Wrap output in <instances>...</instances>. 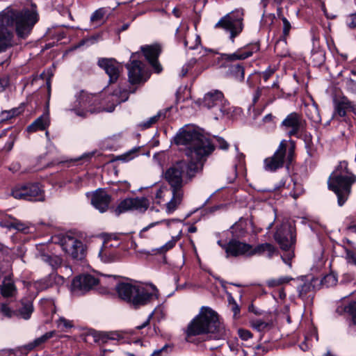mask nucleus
<instances>
[{
	"label": "nucleus",
	"mask_w": 356,
	"mask_h": 356,
	"mask_svg": "<svg viewBox=\"0 0 356 356\" xmlns=\"http://www.w3.org/2000/svg\"><path fill=\"white\" fill-rule=\"evenodd\" d=\"M38 22V15L28 9L7 7L0 13V53L14 46V27L19 38L26 39Z\"/></svg>",
	"instance_id": "f257e3e1"
},
{
	"label": "nucleus",
	"mask_w": 356,
	"mask_h": 356,
	"mask_svg": "<svg viewBox=\"0 0 356 356\" xmlns=\"http://www.w3.org/2000/svg\"><path fill=\"white\" fill-rule=\"evenodd\" d=\"M38 22V15L28 9L7 7L0 13V53L14 46V27L19 38L26 39Z\"/></svg>",
	"instance_id": "f03ea898"
},
{
	"label": "nucleus",
	"mask_w": 356,
	"mask_h": 356,
	"mask_svg": "<svg viewBox=\"0 0 356 356\" xmlns=\"http://www.w3.org/2000/svg\"><path fill=\"white\" fill-rule=\"evenodd\" d=\"M202 161L179 160L172 163L165 172L164 178L170 187L172 197L166 204L168 213L174 211L184 197V186L191 181L202 170Z\"/></svg>",
	"instance_id": "7ed1b4c3"
},
{
	"label": "nucleus",
	"mask_w": 356,
	"mask_h": 356,
	"mask_svg": "<svg viewBox=\"0 0 356 356\" xmlns=\"http://www.w3.org/2000/svg\"><path fill=\"white\" fill-rule=\"evenodd\" d=\"M185 334L187 339L200 335L221 339L225 335V329L220 321L218 314L211 307L203 306L199 314L187 325Z\"/></svg>",
	"instance_id": "20e7f679"
},
{
	"label": "nucleus",
	"mask_w": 356,
	"mask_h": 356,
	"mask_svg": "<svg viewBox=\"0 0 356 356\" xmlns=\"http://www.w3.org/2000/svg\"><path fill=\"white\" fill-rule=\"evenodd\" d=\"M174 141L177 145L186 146V155L195 161H202L203 158L208 156L214 150L211 140L192 126L180 129Z\"/></svg>",
	"instance_id": "39448f33"
},
{
	"label": "nucleus",
	"mask_w": 356,
	"mask_h": 356,
	"mask_svg": "<svg viewBox=\"0 0 356 356\" xmlns=\"http://www.w3.org/2000/svg\"><path fill=\"white\" fill-rule=\"evenodd\" d=\"M355 183L356 175L348 168V162L340 161L327 181L328 188L337 195L339 207H343L348 201Z\"/></svg>",
	"instance_id": "423d86ee"
},
{
	"label": "nucleus",
	"mask_w": 356,
	"mask_h": 356,
	"mask_svg": "<svg viewBox=\"0 0 356 356\" xmlns=\"http://www.w3.org/2000/svg\"><path fill=\"white\" fill-rule=\"evenodd\" d=\"M115 290L119 298L134 309L149 304L156 296L145 288L129 282H119L115 286Z\"/></svg>",
	"instance_id": "0eeeda50"
},
{
	"label": "nucleus",
	"mask_w": 356,
	"mask_h": 356,
	"mask_svg": "<svg viewBox=\"0 0 356 356\" xmlns=\"http://www.w3.org/2000/svg\"><path fill=\"white\" fill-rule=\"evenodd\" d=\"M75 98L70 111L74 112L77 116L86 118L90 115L105 111L99 97L97 95L81 90L75 95Z\"/></svg>",
	"instance_id": "6e6552de"
},
{
	"label": "nucleus",
	"mask_w": 356,
	"mask_h": 356,
	"mask_svg": "<svg viewBox=\"0 0 356 356\" xmlns=\"http://www.w3.org/2000/svg\"><path fill=\"white\" fill-rule=\"evenodd\" d=\"M141 54L140 52L133 53L129 63L125 65L128 71V80L131 85L144 83L151 75L146 65L138 60Z\"/></svg>",
	"instance_id": "1a4fd4ad"
},
{
	"label": "nucleus",
	"mask_w": 356,
	"mask_h": 356,
	"mask_svg": "<svg viewBox=\"0 0 356 356\" xmlns=\"http://www.w3.org/2000/svg\"><path fill=\"white\" fill-rule=\"evenodd\" d=\"M294 156V147L292 146L287 150V144L282 140L273 156L267 157L264 161V168L266 171L275 172L283 168L286 157L288 164H290Z\"/></svg>",
	"instance_id": "9d476101"
},
{
	"label": "nucleus",
	"mask_w": 356,
	"mask_h": 356,
	"mask_svg": "<svg viewBox=\"0 0 356 356\" xmlns=\"http://www.w3.org/2000/svg\"><path fill=\"white\" fill-rule=\"evenodd\" d=\"M243 10H236L222 17L216 24V29H222L230 33V39L232 42L234 38L243 31Z\"/></svg>",
	"instance_id": "9b49d317"
},
{
	"label": "nucleus",
	"mask_w": 356,
	"mask_h": 356,
	"mask_svg": "<svg viewBox=\"0 0 356 356\" xmlns=\"http://www.w3.org/2000/svg\"><path fill=\"white\" fill-rule=\"evenodd\" d=\"M12 195L15 199L33 202H43L44 191L38 183H29L17 186L12 191Z\"/></svg>",
	"instance_id": "f8f14e48"
},
{
	"label": "nucleus",
	"mask_w": 356,
	"mask_h": 356,
	"mask_svg": "<svg viewBox=\"0 0 356 356\" xmlns=\"http://www.w3.org/2000/svg\"><path fill=\"white\" fill-rule=\"evenodd\" d=\"M280 127L286 131L289 137L296 136L302 138L303 131L306 127V122L301 114L292 112L282 120Z\"/></svg>",
	"instance_id": "ddd939ff"
},
{
	"label": "nucleus",
	"mask_w": 356,
	"mask_h": 356,
	"mask_svg": "<svg viewBox=\"0 0 356 356\" xmlns=\"http://www.w3.org/2000/svg\"><path fill=\"white\" fill-rule=\"evenodd\" d=\"M274 238L282 250H293L296 242V229L290 224L284 223L277 229Z\"/></svg>",
	"instance_id": "4468645a"
},
{
	"label": "nucleus",
	"mask_w": 356,
	"mask_h": 356,
	"mask_svg": "<svg viewBox=\"0 0 356 356\" xmlns=\"http://www.w3.org/2000/svg\"><path fill=\"white\" fill-rule=\"evenodd\" d=\"M63 250L74 260L81 261L84 259L86 250L83 242L77 238L66 235L60 239Z\"/></svg>",
	"instance_id": "2eb2a0df"
},
{
	"label": "nucleus",
	"mask_w": 356,
	"mask_h": 356,
	"mask_svg": "<svg viewBox=\"0 0 356 356\" xmlns=\"http://www.w3.org/2000/svg\"><path fill=\"white\" fill-rule=\"evenodd\" d=\"M149 207V201L145 197L126 198L121 201L115 209L116 215L128 211H136L140 213L145 212Z\"/></svg>",
	"instance_id": "dca6fc26"
},
{
	"label": "nucleus",
	"mask_w": 356,
	"mask_h": 356,
	"mask_svg": "<svg viewBox=\"0 0 356 356\" xmlns=\"http://www.w3.org/2000/svg\"><path fill=\"white\" fill-rule=\"evenodd\" d=\"M99 283L98 278L90 274H83L75 277L72 282V291L77 295H83Z\"/></svg>",
	"instance_id": "f3484780"
},
{
	"label": "nucleus",
	"mask_w": 356,
	"mask_h": 356,
	"mask_svg": "<svg viewBox=\"0 0 356 356\" xmlns=\"http://www.w3.org/2000/svg\"><path fill=\"white\" fill-rule=\"evenodd\" d=\"M97 65L108 76L109 84L116 83L123 72L122 65L114 58H100Z\"/></svg>",
	"instance_id": "a211bd4d"
},
{
	"label": "nucleus",
	"mask_w": 356,
	"mask_h": 356,
	"mask_svg": "<svg viewBox=\"0 0 356 356\" xmlns=\"http://www.w3.org/2000/svg\"><path fill=\"white\" fill-rule=\"evenodd\" d=\"M222 248L225 250L227 257H250L252 245L232 238L226 245H222Z\"/></svg>",
	"instance_id": "6ab92c4d"
},
{
	"label": "nucleus",
	"mask_w": 356,
	"mask_h": 356,
	"mask_svg": "<svg viewBox=\"0 0 356 356\" xmlns=\"http://www.w3.org/2000/svg\"><path fill=\"white\" fill-rule=\"evenodd\" d=\"M225 99L223 93L215 90L207 93L203 99V106L208 108H216L222 115L228 113L225 108Z\"/></svg>",
	"instance_id": "aec40b11"
},
{
	"label": "nucleus",
	"mask_w": 356,
	"mask_h": 356,
	"mask_svg": "<svg viewBox=\"0 0 356 356\" xmlns=\"http://www.w3.org/2000/svg\"><path fill=\"white\" fill-rule=\"evenodd\" d=\"M259 50V44L257 43L247 45L237 49L232 54H222L221 58L225 63H234L236 60H243L253 55Z\"/></svg>",
	"instance_id": "412c9836"
},
{
	"label": "nucleus",
	"mask_w": 356,
	"mask_h": 356,
	"mask_svg": "<svg viewBox=\"0 0 356 356\" xmlns=\"http://www.w3.org/2000/svg\"><path fill=\"white\" fill-rule=\"evenodd\" d=\"M146 60L152 67L155 73H160L163 70V67L158 60V58L161 53V47L158 44L152 45H145L140 47Z\"/></svg>",
	"instance_id": "4be33fe9"
},
{
	"label": "nucleus",
	"mask_w": 356,
	"mask_h": 356,
	"mask_svg": "<svg viewBox=\"0 0 356 356\" xmlns=\"http://www.w3.org/2000/svg\"><path fill=\"white\" fill-rule=\"evenodd\" d=\"M301 282L297 286L298 297L307 305H312L315 295V287L313 282L315 279L311 280L300 279Z\"/></svg>",
	"instance_id": "5701e85b"
},
{
	"label": "nucleus",
	"mask_w": 356,
	"mask_h": 356,
	"mask_svg": "<svg viewBox=\"0 0 356 356\" xmlns=\"http://www.w3.org/2000/svg\"><path fill=\"white\" fill-rule=\"evenodd\" d=\"M111 197L103 189L97 190L92 196L91 203L100 212L106 211L110 204Z\"/></svg>",
	"instance_id": "b1692460"
},
{
	"label": "nucleus",
	"mask_w": 356,
	"mask_h": 356,
	"mask_svg": "<svg viewBox=\"0 0 356 356\" xmlns=\"http://www.w3.org/2000/svg\"><path fill=\"white\" fill-rule=\"evenodd\" d=\"M354 110L355 104L346 97H342L339 99L334 101L332 118L345 117L347 112L353 111Z\"/></svg>",
	"instance_id": "393cba45"
},
{
	"label": "nucleus",
	"mask_w": 356,
	"mask_h": 356,
	"mask_svg": "<svg viewBox=\"0 0 356 356\" xmlns=\"http://www.w3.org/2000/svg\"><path fill=\"white\" fill-rule=\"evenodd\" d=\"M336 312L339 315L348 314L350 317V325L356 327V300L350 301L347 305H338Z\"/></svg>",
	"instance_id": "a878e982"
},
{
	"label": "nucleus",
	"mask_w": 356,
	"mask_h": 356,
	"mask_svg": "<svg viewBox=\"0 0 356 356\" xmlns=\"http://www.w3.org/2000/svg\"><path fill=\"white\" fill-rule=\"evenodd\" d=\"M64 283V278L58 275L55 271L38 282V286L41 290H45L54 285H61Z\"/></svg>",
	"instance_id": "bb28decb"
},
{
	"label": "nucleus",
	"mask_w": 356,
	"mask_h": 356,
	"mask_svg": "<svg viewBox=\"0 0 356 356\" xmlns=\"http://www.w3.org/2000/svg\"><path fill=\"white\" fill-rule=\"evenodd\" d=\"M50 124L49 113H45L35 120L27 127L29 132H35L38 130H45Z\"/></svg>",
	"instance_id": "cd10ccee"
},
{
	"label": "nucleus",
	"mask_w": 356,
	"mask_h": 356,
	"mask_svg": "<svg viewBox=\"0 0 356 356\" xmlns=\"http://www.w3.org/2000/svg\"><path fill=\"white\" fill-rule=\"evenodd\" d=\"M277 252V248L273 244L269 243H264L259 244L254 248H253L252 245L250 257L256 254H264L266 253L267 257L270 259Z\"/></svg>",
	"instance_id": "c85d7f7f"
},
{
	"label": "nucleus",
	"mask_w": 356,
	"mask_h": 356,
	"mask_svg": "<svg viewBox=\"0 0 356 356\" xmlns=\"http://www.w3.org/2000/svg\"><path fill=\"white\" fill-rule=\"evenodd\" d=\"M171 107L165 108L160 110L156 115L149 118L148 120L142 122L139 126L142 129H147L152 127L153 124L157 122L165 120L168 115L167 114L170 111Z\"/></svg>",
	"instance_id": "c756f323"
},
{
	"label": "nucleus",
	"mask_w": 356,
	"mask_h": 356,
	"mask_svg": "<svg viewBox=\"0 0 356 356\" xmlns=\"http://www.w3.org/2000/svg\"><path fill=\"white\" fill-rule=\"evenodd\" d=\"M227 74L238 81L243 82L245 79V68L242 63L227 64Z\"/></svg>",
	"instance_id": "7c9ffc66"
},
{
	"label": "nucleus",
	"mask_w": 356,
	"mask_h": 356,
	"mask_svg": "<svg viewBox=\"0 0 356 356\" xmlns=\"http://www.w3.org/2000/svg\"><path fill=\"white\" fill-rule=\"evenodd\" d=\"M17 289L10 276L4 277L1 286V293L3 297H13L15 295Z\"/></svg>",
	"instance_id": "2f4dec72"
},
{
	"label": "nucleus",
	"mask_w": 356,
	"mask_h": 356,
	"mask_svg": "<svg viewBox=\"0 0 356 356\" xmlns=\"http://www.w3.org/2000/svg\"><path fill=\"white\" fill-rule=\"evenodd\" d=\"M232 239H239L245 236L247 234V223L245 221L240 220L234 223L230 227Z\"/></svg>",
	"instance_id": "473e14b6"
},
{
	"label": "nucleus",
	"mask_w": 356,
	"mask_h": 356,
	"mask_svg": "<svg viewBox=\"0 0 356 356\" xmlns=\"http://www.w3.org/2000/svg\"><path fill=\"white\" fill-rule=\"evenodd\" d=\"M39 257L41 260L48 264L54 270L60 267L62 264L63 259L56 254H49L40 252Z\"/></svg>",
	"instance_id": "72a5a7b5"
},
{
	"label": "nucleus",
	"mask_w": 356,
	"mask_h": 356,
	"mask_svg": "<svg viewBox=\"0 0 356 356\" xmlns=\"http://www.w3.org/2000/svg\"><path fill=\"white\" fill-rule=\"evenodd\" d=\"M122 331L103 332L99 334V340L102 343H107L109 340L120 341L124 338Z\"/></svg>",
	"instance_id": "f704fd0d"
},
{
	"label": "nucleus",
	"mask_w": 356,
	"mask_h": 356,
	"mask_svg": "<svg viewBox=\"0 0 356 356\" xmlns=\"http://www.w3.org/2000/svg\"><path fill=\"white\" fill-rule=\"evenodd\" d=\"M54 334H55L54 331L46 332L41 337H40L35 339V340H33V341L29 343L26 346V348L28 350H31L34 349L36 347H39V346H42L43 343H44L48 339L52 338L54 336Z\"/></svg>",
	"instance_id": "c9c22d12"
},
{
	"label": "nucleus",
	"mask_w": 356,
	"mask_h": 356,
	"mask_svg": "<svg viewBox=\"0 0 356 356\" xmlns=\"http://www.w3.org/2000/svg\"><path fill=\"white\" fill-rule=\"evenodd\" d=\"M33 312V306L31 301L25 300L22 301V306L19 308L18 312L19 316L25 319L28 320L30 318Z\"/></svg>",
	"instance_id": "e433bc0d"
},
{
	"label": "nucleus",
	"mask_w": 356,
	"mask_h": 356,
	"mask_svg": "<svg viewBox=\"0 0 356 356\" xmlns=\"http://www.w3.org/2000/svg\"><path fill=\"white\" fill-rule=\"evenodd\" d=\"M311 59L316 66H321L325 61V52L322 49H317L312 51Z\"/></svg>",
	"instance_id": "4c0bfd02"
},
{
	"label": "nucleus",
	"mask_w": 356,
	"mask_h": 356,
	"mask_svg": "<svg viewBox=\"0 0 356 356\" xmlns=\"http://www.w3.org/2000/svg\"><path fill=\"white\" fill-rule=\"evenodd\" d=\"M292 280L293 279L289 276H283L278 278L269 279L266 281V286L269 288H275L287 284Z\"/></svg>",
	"instance_id": "58836bf2"
},
{
	"label": "nucleus",
	"mask_w": 356,
	"mask_h": 356,
	"mask_svg": "<svg viewBox=\"0 0 356 356\" xmlns=\"http://www.w3.org/2000/svg\"><path fill=\"white\" fill-rule=\"evenodd\" d=\"M102 261L105 263L113 261L115 258V254L111 250L106 249H102L99 252Z\"/></svg>",
	"instance_id": "ea45409f"
},
{
	"label": "nucleus",
	"mask_w": 356,
	"mask_h": 356,
	"mask_svg": "<svg viewBox=\"0 0 356 356\" xmlns=\"http://www.w3.org/2000/svg\"><path fill=\"white\" fill-rule=\"evenodd\" d=\"M213 140L214 141H211V143L213 145L214 147H217L218 149L222 150L228 149L229 145L223 138L219 136H214Z\"/></svg>",
	"instance_id": "a19ab883"
},
{
	"label": "nucleus",
	"mask_w": 356,
	"mask_h": 356,
	"mask_svg": "<svg viewBox=\"0 0 356 356\" xmlns=\"http://www.w3.org/2000/svg\"><path fill=\"white\" fill-rule=\"evenodd\" d=\"M251 325L252 327L258 332L265 331L269 327V323L260 319L252 321Z\"/></svg>",
	"instance_id": "79ce46f5"
},
{
	"label": "nucleus",
	"mask_w": 356,
	"mask_h": 356,
	"mask_svg": "<svg viewBox=\"0 0 356 356\" xmlns=\"http://www.w3.org/2000/svg\"><path fill=\"white\" fill-rule=\"evenodd\" d=\"M5 226L8 229H15L22 232L25 231V229L28 228L24 223L16 219H15L13 222H8Z\"/></svg>",
	"instance_id": "37998d69"
},
{
	"label": "nucleus",
	"mask_w": 356,
	"mask_h": 356,
	"mask_svg": "<svg viewBox=\"0 0 356 356\" xmlns=\"http://www.w3.org/2000/svg\"><path fill=\"white\" fill-rule=\"evenodd\" d=\"M172 350V348L165 344L162 348L155 350L150 356H167Z\"/></svg>",
	"instance_id": "c03bdc74"
},
{
	"label": "nucleus",
	"mask_w": 356,
	"mask_h": 356,
	"mask_svg": "<svg viewBox=\"0 0 356 356\" xmlns=\"http://www.w3.org/2000/svg\"><path fill=\"white\" fill-rule=\"evenodd\" d=\"M196 59L195 58H191L181 68L179 76L180 77H184L188 72V71L192 69L195 65L196 64Z\"/></svg>",
	"instance_id": "a18cd8bd"
},
{
	"label": "nucleus",
	"mask_w": 356,
	"mask_h": 356,
	"mask_svg": "<svg viewBox=\"0 0 356 356\" xmlns=\"http://www.w3.org/2000/svg\"><path fill=\"white\" fill-rule=\"evenodd\" d=\"M139 147H134L132 149L128 151L124 154H122L119 156V159L124 161H129L136 156L138 151L139 150Z\"/></svg>",
	"instance_id": "49530a36"
},
{
	"label": "nucleus",
	"mask_w": 356,
	"mask_h": 356,
	"mask_svg": "<svg viewBox=\"0 0 356 356\" xmlns=\"http://www.w3.org/2000/svg\"><path fill=\"white\" fill-rule=\"evenodd\" d=\"M268 90L269 87H258L252 97V105H254L259 101V98L262 97L264 92H268Z\"/></svg>",
	"instance_id": "de8ad7c7"
},
{
	"label": "nucleus",
	"mask_w": 356,
	"mask_h": 356,
	"mask_svg": "<svg viewBox=\"0 0 356 356\" xmlns=\"http://www.w3.org/2000/svg\"><path fill=\"white\" fill-rule=\"evenodd\" d=\"M346 259L348 263L352 264L356 266V253L353 250L345 248Z\"/></svg>",
	"instance_id": "09e8293b"
},
{
	"label": "nucleus",
	"mask_w": 356,
	"mask_h": 356,
	"mask_svg": "<svg viewBox=\"0 0 356 356\" xmlns=\"http://www.w3.org/2000/svg\"><path fill=\"white\" fill-rule=\"evenodd\" d=\"M105 11L104 8H99L95 10L90 17L91 22L100 21L104 16Z\"/></svg>",
	"instance_id": "8fccbe9b"
},
{
	"label": "nucleus",
	"mask_w": 356,
	"mask_h": 356,
	"mask_svg": "<svg viewBox=\"0 0 356 356\" xmlns=\"http://www.w3.org/2000/svg\"><path fill=\"white\" fill-rule=\"evenodd\" d=\"M136 91V89L134 90H129L128 91L127 90H123L122 91H120L119 95L115 92V95H119V102H126L129 98V93H134Z\"/></svg>",
	"instance_id": "3c124183"
},
{
	"label": "nucleus",
	"mask_w": 356,
	"mask_h": 356,
	"mask_svg": "<svg viewBox=\"0 0 356 356\" xmlns=\"http://www.w3.org/2000/svg\"><path fill=\"white\" fill-rule=\"evenodd\" d=\"M275 72V69L268 67L265 71L259 72V74L264 81H267L274 74Z\"/></svg>",
	"instance_id": "603ef678"
},
{
	"label": "nucleus",
	"mask_w": 356,
	"mask_h": 356,
	"mask_svg": "<svg viewBox=\"0 0 356 356\" xmlns=\"http://www.w3.org/2000/svg\"><path fill=\"white\" fill-rule=\"evenodd\" d=\"M282 21L283 22V35L286 38L289 34L291 26L289 20L285 17H282Z\"/></svg>",
	"instance_id": "864d4df0"
},
{
	"label": "nucleus",
	"mask_w": 356,
	"mask_h": 356,
	"mask_svg": "<svg viewBox=\"0 0 356 356\" xmlns=\"http://www.w3.org/2000/svg\"><path fill=\"white\" fill-rule=\"evenodd\" d=\"M177 241V238L176 237H172L170 241H169L165 245L161 247V252H164L172 249L175 245Z\"/></svg>",
	"instance_id": "5fc2aeb1"
},
{
	"label": "nucleus",
	"mask_w": 356,
	"mask_h": 356,
	"mask_svg": "<svg viewBox=\"0 0 356 356\" xmlns=\"http://www.w3.org/2000/svg\"><path fill=\"white\" fill-rule=\"evenodd\" d=\"M346 86L349 91L356 94V81L351 78H347L346 79Z\"/></svg>",
	"instance_id": "6e6d98bb"
},
{
	"label": "nucleus",
	"mask_w": 356,
	"mask_h": 356,
	"mask_svg": "<svg viewBox=\"0 0 356 356\" xmlns=\"http://www.w3.org/2000/svg\"><path fill=\"white\" fill-rule=\"evenodd\" d=\"M10 79L8 75H3L0 77V92H3L8 86Z\"/></svg>",
	"instance_id": "4d7b16f0"
},
{
	"label": "nucleus",
	"mask_w": 356,
	"mask_h": 356,
	"mask_svg": "<svg viewBox=\"0 0 356 356\" xmlns=\"http://www.w3.org/2000/svg\"><path fill=\"white\" fill-rule=\"evenodd\" d=\"M286 252V254L282 256V259L286 264L291 267V259L294 257V252L293 250Z\"/></svg>",
	"instance_id": "13d9d810"
},
{
	"label": "nucleus",
	"mask_w": 356,
	"mask_h": 356,
	"mask_svg": "<svg viewBox=\"0 0 356 356\" xmlns=\"http://www.w3.org/2000/svg\"><path fill=\"white\" fill-rule=\"evenodd\" d=\"M346 24L350 29L356 27V13L350 14L346 19Z\"/></svg>",
	"instance_id": "bf43d9fd"
},
{
	"label": "nucleus",
	"mask_w": 356,
	"mask_h": 356,
	"mask_svg": "<svg viewBox=\"0 0 356 356\" xmlns=\"http://www.w3.org/2000/svg\"><path fill=\"white\" fill-rule=\"evenodd\" d=\"M238 332V335H239L240 338L245 341L250 339L252 337V333L249 330H247L239 329Z\"/></svg>",
	"instance_id": "052dcab7"
},
{
	"label": "nucleus",
	"mask_w": 356,
	"mask_h": 356,
	"mask_svg": "<svg viewBox=\"0 0 356 356\" xmlns=\"http://www.w3.org/2000/svg\"><path fill=\"white\" fill-rule=\"evenodd\" d=\"M159 223V222H152L149 225H148L147 226L145 227L140 232L139 236L140 238H147V236L145 235V232L148 231L150 228H152V227H154L155 225H158Z\"/></svg>",
	"instance_id": "680f3d73"
},
{
	"label": "nucleus",
	"mask_w": 356,
	"mask_h": 356,
	"mask_svg": "<svg viewBox=\"0 0 356 356\" xmlns=\"http://www.w3.org/2000/svg\"><path fill=\"white\" fill-rule=\"evenodd\" d=\"M58 326H62L63 327L68 328L71 327L72 325L69 321L66 320L64 318H60L58 320Z\"/></svg>",
	"instance_id": "e2e57ef3"
},
{
	"label": "nucleus",
	"mask_w": 356,
	"mask_h": 356,
	"mask_svg": "<svg viewBox=\"0 0 356 356\" xmlns=\"http://www.w3.org/2000/svg\"><path fill=\"white\" fill-rule=\"evenodd\" d=\"M1 312L4 316L10 317L12 316L11 309L6 305H2L1 307Z\"/></svg>",
	"instance_id": "0e129e2a"
},
{
	"label": "nucleus",
	"mask_w": 356,
	"mask_h": 356,
	"mask_svg": "<svg viewBox=\"0 0 356 356\" xmlns=\"http://www.w3.org/2000/svg\"><path fill=\"white\" fill-rule=\"evenodd\" d=\"M153 315H154V312H152V313L149 315L148 318L146 319V321H145L144 323H142L141 325H140L136 326V328L137 330H141V329H143V328H145V327H147V325H149V322H150V320H151V318H152Z\"/></svg>",
	"instance_id": "69168bd1"
},
{
	"label": "nucleus",
	"mask_w": 356,
	"mask_h": 356,
	"mask_svg": "<svg viewBox=\"0 0 356 356\" xmlns=\"http://www.w3.org/2000/svg\"><path fill=\"white\" fill-rule=\"evenodd\" d=\"M232 311L234 313V318H238L240 314V307L236 302H234V305H232Z\"/></svg>",
	"instance_id": "338daca9"
},
{
	"label": "nucleus",
	"mask_w": 356,
	"mask_h": 356,
	"mask_svg": "<svg viewBox=\"0 0 356 356\" xmlns=\"http://www.w3.org/2000/svg\"><path fill=\"white\" fill-rule=\"evenodd\" d=\"M306 143H309L312 141V135L306 132L305 129L303 131L302 138Z\"/></svg>",
	"instance_id": "774afa93"
}]
</instances>
